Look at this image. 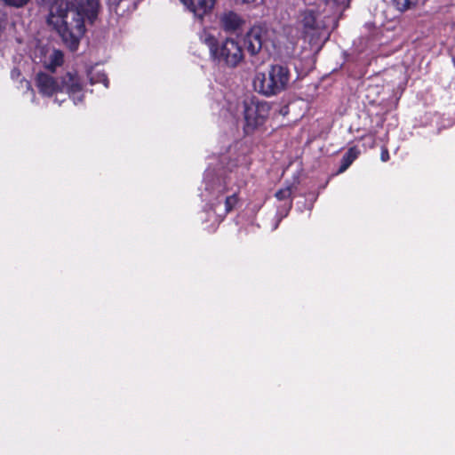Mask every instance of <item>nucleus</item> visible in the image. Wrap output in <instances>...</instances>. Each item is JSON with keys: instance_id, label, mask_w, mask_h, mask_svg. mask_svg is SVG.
Masks as SVG:
<instances>
[{"instance_id": "obj_13", "label": "nucleus", "mask_w": 455, "mask_h": 455, "mask_svg": "<svg viewBox=\"0 0 455 455\" xmlns=\"http://www.w3.org/2000/svg\"><path fill=\"white\" fill-rule=\"evenodd\" d=\"M6 4L14 6L17 8L22 7L27 4L29 0H3Z\"/></svg>"}, {"instance_id": "obj_15", "label": "nucleus", "mask_w": 455, "mask_h": 455, "mask_svg": "<svg viewBox=\"0 0 455 455\" xmlns=\"http://www.w3.org/2000/svg\"><path fill=\"white\" fill-rule=\"evenodd\" d=\"M237 202V199L235 196H228L227 199H226V208H227V211L229 212L232 210V208L234 207V205L236 204Z\"/></svg>"}, {"instance_id": "obj_14", "label": "nucleus", "mask_w": 455, "mask_h": 455, "mask_svg": "<svg viewBox=\"0 0 455 455\" xmlns=\"http://www.w3.org/2000/svg\"><path fill=\"white\" fill-rule=\"evenodd\" d=\"M291 195V189L290 188H284V189H280L278 190L276 193H275V196L278 200H283L287 197H289Z\"/></svg>"}, {"instance_id": "obj_18", "label": "nucleus", "mask_w": 455, "mask_h": 455, "mask_svg": "<svg viewBox=\"0 0 455 455\" xmlns=\"http://www.w3.org/2000/svg\"><path fill=\"white\" fill-rule=\"evenodd\" d=\"M237 3H242V4H252L254 3L256 0H235Z\"/></svg>"}, {"instance_id": "obj_16", "label": "nucleus", "mask_w": 455, "mask_h": 455, "mask_svg": "<svg viewBox=\"0 0 455 455\" xmlns=\"http://www.w3.org/2000/svg\"><path fill=\"white\" fill-rule=\"evenodd\" d=\"M380 159L382 162H387L389 159V152L387 148H382Z\"/></svg>"}, {"instance_id": "obj_10", "label": "nucleus", "mask_w": 455, "mask_h": 455, "mask_svg": "<svg viewBox=\"0 0 455 455\" xmlns=\"http://www.w3.org/2000/svg\"><path fill=\"white\" fill-rule=\"evenodd\" d=\"M220 20L223 28L227 31L237 30L243 22L242 18L233 12H225Z\"/></svg>"}, {"instance_id": "obj_5", "label": "nucleus", "mask_w": 455, "mask_h": 455, "mask_svg": "<svg viewBox=\"0 0 455 455\" xmlns=\"http://www.w3.org/2000/svg\"><path fill=\"white\" fill-rule=\"evenodd\" d=\"M270 107L265 101L249 98L243 101L245 130H254L264 124L269 115Z\"/></svg>"}, {"instance_id": "obj_19", "label": "nucleus", "mask_w": 455, "mask_h": 455, "mask_svg": "<svg viewBox=\"0 0 455 455\" xmlns=\"http://www.w3.org/2000/svg\"><path fill=\"white\" fill-rule=\"evenodd\" d=\"M103 80H104L105 86H108V79H107L106 77H104V79H103Z\"/></svg>"}, {"instance_id": "obj_4", "label": "nucleus", "mask_w": 455, "mask_h": 455, "mask_svg": "<svg viewBox=\"0 0 455 455\" xmlns=\"http://www.w3.org/2000/svg\"><path fill=\"white\" fill-rule=\"evenodd\" d=\"M202 40L209 47L213 59L220 63L234 68L243 59V51L241 44L233 38H228L220 44H217L215 38L210 35H205L202 37Z\"/></svg>"}, {"instance_id": "obj_3", "label": "nucleus", "mask_w": 455, "mask_h": 455, "mask_svg": "<svg viewBox=\"0 0 455 455\" xmlns=\"http://www.w3.org/2000/svg\"><path fill=\"white\" fill-rule=\"evenodd\" d=\"M289 69L282 65H273L267 73L257 72L252 85L257 92L271 97L284 91L289 84Z\"/></svg>"}, {"instance_id": "obj_12", "label": "nucleus", "mask_w": 455, "mask_h": 455, "mask_svg": "<svg viewBox=\"0 0 455 455\" xmlns=\"http://www.w3.org/2000/svg\"><path fill=\"white\" fill-rule=\"evenodd\" d=\"M419 0H394V4L397 10L405 12L415 7Z\"/></svg>"}, {"instance_id": "obj_7", "label": "nucleus", "mask_w": 455, "mask_h": 455, "mask_svg": "<svg viewBox=\"0 0 455 455\" xmlns=\"http://www.w3.org/2000/svg\"><path fill=\"white\" fill-rule=\"evenodd\" d=\"M180 2L196 17L203 19L212 11L216 0H180Z\"/></svg>"}, {"instance_id": "obj_2", "label": "nucleus", "mask_w": 455, "mask_h": 455, "mask_svg": "<svg viewBox=\"0 0 455 455\" xmlns=\"http://www.w3.org/2000/svg\"><path fill=\"white\" fill-rule=\"evenodd\" d=\"M36 87L41 94L51 97L64 89L74 99L75 103L82 101V84L76 74L68 73L61 81L45 74L38 73L36 78Z\"/></svg>"}, {"instance_id": "obj_9", "label": "nucleus", "mask_w": 455, "mask_h": 455, "mask_svg": "<svg viewBox=\"0 0 455 455\" xmlns=\"http://www.w3.org/2000/svg\"><path fill=\"white\" fill-rule=\"evenodd\" d=\"M315 16L312 11H304L300 12L298 19V28L303 33L307 34L315 28Z\"/></svg>"}, {"instance_id": "obj_6", "label": "nucleus", "mask_w": 455, "mask_h": 455, "mask_svg": "<svg viewBox=\"0 0 455 455\" xmlns=\"http://www.w3.org/2000/svg\"><path fill=\"white\" fill-rule=\"evenodd\" d=\"M265 36L266 31L261 27H253L246 34L244 44L247 51L251 55L258 53L261 50Z\"/></svg>"}, {"instance_id": "obj_8", "label": "nucleus", "mask_w": 455, "mask_h": 455, "mask_svg": "<svg viewBox=\"0 0 455 455\" xmlns=\"http://www.w3.org/2000/svg\"><path fill=\"white\" fill-rule=\"evenodd\" d=\"M44 67L50 70L54 71L59 66L63 63V53L59 50H47L44 52V60H42Z\"/></svg>"}, {"instance_id": "obj_17", "label": "nucleus", "mask_w": 455, "mask_h": 455, "mask_svg": "<svg viewBox=\"0 0 455 455\" xmlns=\"http://www.w3.org/2000/svg\"><path fill=\"white\" fill-rule=\"evenodd\" d=\"M124 0H108L111 8H117Z\"/></svg>"}, {"instance_id": "obj_11", "label": "nucleus", "mask_w": 455, "mask_h": 455, "mask_svg": "<svg viewBox=\"0 0 455 455\" xmlns=\"http://www.w3.org/2000/svg\"><path fill=\"white\" fill-rule=\"evenodd\" d=\"M358 155L359 150L356 148H349L342 158V164L339 168V172H345L348 168V166L357 158Z\"/></svg>"}, {"instance_id": "obj_1", "label": "nucleus", "mask_w": 455, "mask_h": 455, "mask_svg": "<svg viewBox=\"0 0 455 455\" xmlns=\"http://www.w3.org/2000/svg\"><path fill=\"white\" fill-rule=\"evenodd\" d=\"M100 11L99 0H68L53 3L49 7L48 22L63 41L76 50L85 27L84 19L93 22Z\"/></svg>"}]
</instances>
